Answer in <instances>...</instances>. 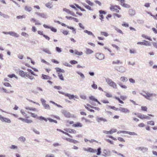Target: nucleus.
Returning <instances> with one entry per match:
<instances>
[{
	"label": "nucleus",
	"mask_w": 157,
	"mask_h": 157,
	"mask_svg": "<svg viewBox=\"0 0 157 157\" xmlns=\"http://www.w3.org/2000/svg\"><path fill=\"white\" fill-rule=\"evenodd\" d=\"M141 94L146 99L150 100H152L153 98L156 96L155 94L151 93L147 91H144Z\"/></svg>",
	"instance_id": "1"
},
{
	"label": "nucleus",
	"mask_w": 157,
	"mask_h": 157,
	"mask_svg": "<svg viewBox=\"0 0 157 157\" xmlns=\"http://www.w3.org/2000/svg\"><path fill=\"white\" fill-rule=\"evenodd\" d=\"M135 115H137L138 118L142 120H149L150 119V118L149 116L151 117H154V116L153 115L151 114H148V115L149 116L145 115L141 113H138L137 114L135 113Z\"/></svg>",
	"instance_id": "2"
},
{
	"label": "nucleus",
	"mask_w": 157,
	"mask_h": 157,
	"mask_svg": "<svg viewBox=\"0 0 157 157\" xmlns=\"http://www.w3.org/2000/svg\"><path fill=\"white\" fill-rule=\"evenodd\" d=\"M110 9L112 11L118 13L119 12V10H121V8L119 6L111 5L110 7Z\"/></svg>",
	"instance_id": "3"
},
{
	"label": "nucleus",
	"mask_w": 157,
	"mask_h": 157,
	"mask_svg": "<svg viewBox=\"0 0 157 157\" xmlns=\"http://www.w3.org/2000/svg\"><path fill=\"white\" fill-rule=\"evenodd\" d=\"M106 82L110 86L113 87V88L117 89V88L116 84L112 80L109 78H107L106 79Z\"/></svg>",
	"instance_id": "4"
},
{
	"label": "nucleus",
	"mask_w": 157,
	"mask_h": 157,
	"mask_svg": "<svg viewBox=\"0 0 157 157\" xmlns=\"http://www.w3.org/2000/svg\"><path fill=\"white\" fill-rule=\"evenodd\" d=\"M114 98L118 101L120 103L123 104L124 103V102L123 101L125 100L127 98V97L125 96L121 95L120 96V98L115 96L114 97Z\"/></svg>",
	"instance_id": "5"
},
{
	"label": "nucleus",
	"mask_w": 157,
	"mask_h": 157,
	"mask_svg": "<svg viewBox=\"0 0 157 157\" xmlns=\"http://www.w3.org/2000/svg\"><path fill=\"white\" fill-rule=\"evenodd\" d=\"M67 122L69 124H73L72 126L73 127H82V124L79 122H77L75 124H74V122L73 121H68Z\"/></svg>",
	"instance_id": "6"
},
{
	"label": "nucleus",
	"mask_w": 157,
	"mask_h": 157,
	"mask_svg": "<svg viewBox=\"0 0 157 157\" xmlns=\"http://www.w3.org/2000/svg\"><path fill=\"white\" fill-rule=\"evenodd\" d=\"M138 45H144L146 46H150L151 45V44L149 41L144 40L143 42H138L137 43Z\"/></svg>",
	"instance_id": "7"
},
{
	"label": "nucleus",
	"mask_w": 157,
	"mask_h": 157,
	"mask_svg": "<svg viewBox=\"0 0 157 157\" xmlns=\"http://www.w3.org/2000/svg\"><path fill=\"white\" fill-rule=\"evenodd\" d=\"M96 57L99 60L103 59L105 57L104 55L102 53H97L95 54Z\"/></svg>",
	"instance_id": "8"
},
{
	"label": "nucleus",
	"mask_w": 157,
	"mask_h": 157,
	"mask_svg": "<svg viewBox=\"0 0 157 157\" xmlns=\"http://www.w3.org/2000/svg\"><path fill=\"white\" fill-rule=\"evenodd\" d=\"M0 120L3 122L10 123L11 122V120L8 118H7L1 116L0 117Z\"/></svg>",
	"instance_id": "9"
},
{
	"label": "nucleus",
	"mask_w": 157,
	"mask_h": 157,
	"mask_svg": "<svg viewBox=\"0 0 157 157\" xmlns=\"http://www.w3.org/2000/svg\"><path fill=\"white\" fill-rule=\"evenodd\" d=\"M99 13H100L99 18L101 20V21H103V19H104V18L103 15L105 14L106 13V12L104 11L100 10L99 11Z\"/></svg>",
	"instance_id": "10"
},
{
	"label": "nucleus",
	"mask_w": 157,
	"mask_h": 157,
	"mask_svg": "<svg viewBox=\"0 0 157 157\" xmlns=\"http://www.w3.org/2000/svg\"><path fill=\"white\" fill-rule=\"evenodd\" d=\"M118 110H120L121 112L124 113H128L129 112V111L127 109L123 107H120Z\"/></svg>",
	"instance_id": "11"
},
{
	"label": "nucleus",
	"mask_w": 157,
	"mask_h": 157,
	"mask_svg": "<svg viewBox=\"0 0 157 157\" xmlns=\"http://www.w3.org/2000/svg\"><path fill=\"white\" fill-rule=\"evenodd\" d=\"M35 14L44 18H46L47 17V15L44 13H40L37 12L35 13Z\"/></svg>",
	"instance_id": "12"
},
{
	"label": "nucleus",
	"mask_w": 157,
	"mask_h": 157,
	"mask_svg": "<svg viewBox=\"0 0 157 157\" xmlns=\"http://www.w3.org/2000/svg\"><path fill=\"white\" fill-rule=\"evenodd\" d=\"M63 10V11L66 12L68 14H69L73 16H75V13L73 12L70 10H69L66 8H64Z\"/></svg>",
	"instance_id": "13"
},
{
	"label": "nucleus",
	"mask_w": 157,
	"mask_h": 157,
	"mask_svg": "<svg viewBox=\"0 0 157 157\" xmlns=\"http://www.w3.org/2000/svg\"><path fill=\"white\" fill-rule=\"evenodd\" d=\"M19 119L22 120L25 123H31L33 121L31 120H29L28 119H24L21 118H19Z\"/></svg>",
	"instance_id": "14"
},
{
	"label": "nucleus",
	"mask_w": 157,
	"mask_h": 157,
	"mask_svg": "<svg viewBox=\"0 0 157 157\" xmlns=\"http://www.w3.org/2000/svg\"><path fill=\"white\" fill-rule=\"evenodd\" d=\"M25 10L28 12H30L32 10V8L28 5L25 6L24 7Z\"/></svg>",
	"instance_id": "15"
},
{
	"label": "nucleus",
	"mask_w": 157,
	"mask_h": 157,
	"mask_svg": "<svg viewBox=\"0 0 157 157\" xmlns=\"http://www.w3.org/2000/svg\"><path fill=\"white\" fill-rule=\"evenodd\" d=\"M65 131L67 132H68L70 133H75L76 132V131L75 130L70 128H66L65 129Z\"/></svg>",
	"instance_id": "16"
},
{
	"label": "nucleus",
	"mask_w": 157,
	"mask_h": 157,
	"mask_svg": "<svg viewBox=\"0 0 157 157\" xmlns=\"http://www.w3.org/2000/svg\"><path fill=\"white\" fill-rule=\"evenodd\" d=\"M8 33L10 35L16 37H17L19 36V35L17 33L11 31L9 32Z\"/></svg>",
	"instance_id": "17"
},
{
	"label": "nucleus",
	"mask_w": 157,
	"mask_h": 157,
	"mask_svg": "<svg viewBox=\"0 0 157 157\" xmlns=\"http://www.w3.org/2000/svg\"><path fill=\"white\" fill-rule=\"evenodd\" d=\"M97 121L98 122H100L101 121H103V122H106L107 121L105 118L99 117L97 118Z\"/></svg>",
	"instance_id": "18"
},
{
	"label": "nucleus",
	"mask_w": 157,
	"mask_h": 157,
	"mask_svg": "<svg viewBox=\"0 0 157 157\" xmlns=\"http://www.w3.org/2000/svg\"><path fill=\"white\" fill-rule=\"evenodd\" d=\"M25 76L27 77L28 78H29L31 80L34 78V76L33 75H32L31 74L29 73H26Z\"/></svg>",
	"instance_id": "19"
},
{
	"label": "nucleus",
	"mask_w": 157,
	"mask_h": 157,
	"mask_svg": "<svg viewBox=\"0 0 157 157\" xmlns=\"http://www.w3.org/2000/svg\"><path fill=\"white\" fill-rule=\"evenodd\" d=\"M66 17L68 20H73L76 22H78V20L77 18L72 17L66 16Z\"/></svg>",
	"instance_id": "20"
},
{
	"label": "nucleus",
	"mask_w": 157,
	"mask_h": 157,
	"mask_svg": "<svg viewBox=\"0 0 157 157\" xmlns=\"http://www.w3.org/2000/svg\"><path fill=\"white\" fill-rule=\"evenodd\" d=\"M55 69L56 70V72L58 74V73H64L65 71L63 69H62L59 67H56L55 68Z\"/></svg>",
	"instance_id": "21"
},
{
	"label": "nucleus",
	"mask_w": 157,
	"mask_h": 157,
	"mask_svg": "<svg viewBox=\"0 0 157 157\" xmlns=\"http://www.w3.org/2000/svg\"><path fill=\"white\" fill-rule=\"evenodd\" d=\"M41 78L42 79L45 80L50 79H51V78L49 76L44 74L42 75Z\"/></svg>",
	"instance_id": "22"
},
{
	"label": "nucleus",
	"mask_w": 157,
	"mask_h": 157,
	"mask_svg": "<svg viewBox=\"0 0 157 157\" xmlns=\"http://www.w3.org/2000/svg\"><path fill=\"white\" fill-rule=\"evenodd\" d=\"M93 52H94L93 51V50H91L90 49H89V48H86V51H85V53L87 54H91L93 53Z\"/></svg>",
	"instance_id": "23"
},
{
	"label": "nucleus",
	"mask_w": 157,
	"mask_h": 157,
	"mask_svg": "<svg viewBox=\"0 0 157 157\" xmlns=\"http://www.w3.org/2000/svg\"><path fill=\"white\" fill-rule=\"evenodd\" d=\"M112 63L113 64H121L122 62L119 60H116L115 61H113Z\"/></svg>",
	"instance_id": "24"
},
{
	"label": "nucleus",
	"mask_w": 157,
	"mask_h": 157,
	"mask_svg": "<svg viewBox=\"0 0 157 157\" xmlns=\"http://www.w3.org/2000/svg\"><path fill=\"white\" fill-rule=\"evenodd\" d=\"M26 73H25L23 71L21 70L19 71V75L22 77H24L26 75Z\"/></svg>",
	"instance_id": "25"
},
{
	"label": "nucleus",
	"mask_w": 157,
	"mask_h": 157,
	"mask_svg": "<svg viewBox=\"0 0 157 157\" xmlns=\"http://www.w3.org/2000/svg\"><path fill=\"white\" fill-rule=\"evenodd\" d=\"M37 119L41 121L44 120L46 122H47V118H45V117L42 116L38 117Z\"/></svg>",
	"instance_id": "26"
},
{
	"label": "nucleus",
	"mask_w": 157,
	"mask_h": 157,
	"mask_svg": "<svg viewBox=\"0 0 157 157\" xmlns=\"http://www.w3.org/2000/svg\"><path fill=\"white\" fill-rule=\"evenodd\" d=\"M88 151L95 153L97 151L96 149H93L92 148L89 147L88 148Z\"/></svg>",
	"instance_id": "27"
},
{
	"label": "nucleus",
	"mask_w": 157,
	"mask_h": 157,
	"mask_svg": "<svg viewBox=\"0 0 157 157\" xmlns=\"http://www.w3.org/2000/svg\"><path fill=\"white\" fill-rule=\"evenodd\" d=\"M120 80L122 82H126L128 81V78L125 77H121L120 78Z\"/></svg>",
	"instance_id": "28"
},
{
	"label": "nucleus",
	"mask_w": 157,
	"mask_h": 157,
	"mask_svg": "<svg viewBox=\"0 0 157 157\" xmlns=\"http://www.w3.org/2000/svg\"><path fill=\"white\" fill-rule=\"evenodd\" d=\"M58 76L59 78L62 81L64 80V78L62 74L60 73H58Z\"/></svg>",
	"instance_id": "29"
},
{
	"label": "nucleus",
	"mask_w": 157,
	"mask_h": 157,
	"mask_svg": "<svg viewBox=\"0 0 157 157\" xmlns=\"http://www.w3.org/2000/svg\"><path fill=\"white\" fill-rule=\"evenodd\" d=\"M82 5L84 6L86 9L90 10H91V7L90 6L87 5L85 3H82Z\"/></svg>",
	"instance_id": "30"
},
{
	"label": "nucleus",
	"mask_w": 157,
	"mask_h": 157,
	"mask_svg": "<svg viewBox=\"0 0 157 157\" xmlns=\"http://www.w3.org/2000/svg\"><path fill=\"white\" fill-rule=\"evenodd\" d=\"M103 153L105 155H109L110 154V151L109 150L106 149H104L103 151Z\"/></svg>",
	"instance_id": "31"
},
{
	"label": "nucleus",
	"mask_w": 157,
	"mask_h": 157,
	"mask_svg": "<svg viewBox=\"0 0 157 157\" xmlns=\"http://www.w3.org/2000/svg\"><path fill=\"white\" fill-rule=\"evenodd\" d=\"M108 107L109 108H110L111 109H112L113 110H116V111H117L118 110V109H119L118 108H116L114 106H111L110 105H109L108 106Z\"/></svg>",
	"instance_id": "32"
},
{
	"label": "nucleus",
	"mask_w": 157,
	"mask_h": 157,
	"mask_svg": "<svg viewBox=\"0 0 157 157\" xmlns=\"http://www.w3.org/2000/svg\"><path fill=\"white\" fill-rule=\"evenodd\" d=\"M66 95L68 97L69 99H71L74 98L75 96L73 95H71L69 94H67Z\"/></svg>",
	"instance_id": "33"
},
{
	"label": "nucleus",
	"mask_w": 157,
	"mask_h": 157,
	"mask_svg": "<svg viewBox=\"0 0 157 157\" xmlns=\"http://www.w3.org/2000/svg\"><path fill=\"white\" fill-rule=\"evenodd\" d=\"M75 53L76 55L81 56L82 55L83 52H79L77 50H75Z\"/></svg>",
	"instance_id": "34"
},
{
	"label": "nucleus",
	"mask_w": 157,
	"mask_h": 157,
	"mask_svg": "<svg viewBox=\"0 0 157 157\" xmlns=\"http://www.w3.org/2000/svg\"><path fill=\"white\" fill-rule=\"evenodd\" d=\"M105 96L106 97L108 98H110L112 97V94L108 92H105Z\"/></svg>",
	"instance_id": "35"
},
{
	"label": "nucleus",
	"mask_w": 157,
	"mask_h": 157,
	"mask_svg": "<svg viewBox=\"0 0 157 157\" xmlns=\"http://www.w3.org/2000/svg\"><path fill=\"white\" fill-rule=\"evenodd\" d=\"M18 140L21 142H24L26 140L25 138L23 136H21L18 138Z\"/></svg>",
	"instance_id": "36"
},
{
	"label": "nucleus",
	"mask_w": 157,
	"mask_h": 157,
	"mask_svg": "<svg viewBox=\"0 0 157 157\" xmlns=\"http://www.w3.org/2000/svg\"><path fill=\"white\" fill-rule=\"evenodd\" d=\"M147 13L149 14L150 16L152 17L154 19L157 20V14H156L155 15H152V14L150 12H147Z\"/></svg>",
	"instance_id": "37"
},
{
	"label": "nucleus",
	"mask_w": 157,
	"mask_h": 157,
	"mask_svg": "<svg viewBox=\"0 0 157 157\" xmlns=\"http://www.w3.org/2000/svg\"><path fill=\"white\" fill-rule=\"evenodd\" d=\"M142 36L144 38H145V39H148L150 40H151V39L150 37L149 36H147V35H145L144 34H143L142 35Z\"/></svg>",
	"instance_id": "38"
},
{
	"label": "nucleus",
	"mask_w": 157,
	"mask_h": 157,
	"mask_svg": "<svg viewBox=\"0 0 157 157\" xmlns=\"http://www.w3.org/2000/svg\"><path fill=\"white\" fill-rule=\"evenodd\" d=\"M141 109L142 111H147V108L146 106H142L141 107Z\"/></svg>",
	"instance_id": "39"
},
{
	"label": "nucleus",
	"mask_w": 157,
	"mask_h": 157,
	"mask_svg": "<svg viewBox=\"0 0 157 157\" xmlns=\"http://www.w3.org/2000/svg\"><path fill=\"white\" fill-rule=\"evenodd\" d=\"M10 148L12 149L17 150L18 147L16 146L12 145L10 147Z\"/></svg>",
	"instance_id": "40"
},
{
	"label": "nucleus",
	"mask_w": 157,
	"mask_h": 157,
	"mask_svg": "<svg viewBox=\"0 0 157 157\" xmlns=\"http://www.w3.org/2000/svg\"><path fill=\"white\" fill-rule=\"evenodd\" d=\"M117 69L118 71L120 72H123L124 71L123 70V67L122 66L120 67L119 68H117Z\"/></svg>",
	"instance_id": "41"
},
{
	"label": "nucleus",
	"mask_w": 157,
	"mask_h": 157,
	"mask_svg": "<svg viewBox=\"0 0 157 157\" xmlns=\"http://www.w3.org/2000/svg\"><path fill=\"white\" fill-rule=\"evenodd\" d=\"M101 35L104 36H109V34L106 32H101L100 33Z\"/></svg>",
	"instance_id": "42"
},
{
	"label": "nucleus",
	"mask_w": 157,
	"mask_h": 157,
	"mask_svg": "<svg viewBox=\"0 0 157 157\" xmlns=\"http://www.w3.org/2000/svg\"><path fill=\"white\" fill-rule=\"evenodd\" d=\"M45 6L49 8H51L52 7V3L50 2L46 4Z\"/></svg>",
	"instance_id": "43"
},
{
	"label": "nucleus",
	"mask_w": 157,
	"mask_h": 157,
	"mask_svg": "<svg viewBox=\"0 0 157 157\" xmlns=\"http://www.w3.org/2000/svg\"><path fill=\"white\" fill-rule=\"evenodd\" d=\"M0 14L1 16L6 18H9V16H8L7 15L2 13L1 12H0Z\"/></svg>",
	"instance_id": "44"
},
{
	"label": "nucleus",
	"mask_w": 157,
	"mask_h": 157,
	"mask_svg": "<svg viewBox=\"0 0 157 157\" xmlns=\"http://www.w3.org/2000/svg\"><path fill=\"white\" fill-rule=\"evenodd\" d=\"M84 32L85 33H87L89 35H92V36H94V34L92 33V32H91L90 31H88L87 30H85L84 31Z\"/></svg>",
	"instance_id": "45"
},
{
	"label": "nucleus",
	"mask_w": 157,
	"mask_h": 157,
	"mask_svg": "<svg viewBox=\"0 0 157 157\" xmlns=\"http://www.w3.org/2000/svg\"><path fill=\"white\" fill-rule=\"evenodd\" d=\"M101 148L100 147H99L98 149L97 150V155H99L101 154Z\"/></svg>",
	"instance_id": "46"
},
{
	"label": "nucleus",
	"mask_w": 157,
	"mask_h": 157,
	"mask_svg": "<svg viewBox=\"0 0 157 157\" xmlns=\"http://www.w3.org/2000/svg\"><path fill=\"white\" fill-rule=\"evenodd\" d=\"M47 119V120H48L50 122H53L56 123H57V121L56 120H54L51 118H48Z\"/></svg>",
	"instance_id": "47"
},
{
	"label": "nucleus",
	"mask_w": 157,
	"mask_h": 157,
	"mask_svg": "<svg viewBox=\"0 0 157 157\" xmlns=\"http://www.w3.org/2000/svg\"><path fill=\"white\" fill-rule=\"evenodd\" d=\"M101 102L104 104H108L109 103V101L108 100L103 99L101 100Z\"/></svg>",
	"instance_id": "48"
},
{
	"label": "nucleus",
	"mask_w": 157,
	"mask_h": 157,
	"mask_svg": "<svg viewBox=\"0 0 157 157\" xmlns=\"http://www.w3.org/2000/svg\"><path fill=\"white\" fill-rule=\"evenodd\" d=\"M75 5L77 8L80 9L82 11H86L84 9L82 8L80 6H79L78 5L75 4Z\"/></svg>",
	"instance_id": "49"
},
{
	"label": "nucleus",
	"mask_w": 157,
	"mask_h": 157,
	"mask_svg": "<svg viewBox=\"0 0 157 157\" xmlns=\"http://www.w3.org/2000/svg\"><path fill=\"white\" fill-rule=\"evenodd\" d=\"M147 151V148L144 147H142L141 151L143 153H145Z\"/></svg>",
	"instance_id": "50"
},
{
	"label": "nucleus",
	"mask_w": 157,
	"mask_h": 157,
	"mask_svg": "<svg viewBox=\"0 0 157 157\" xmlns=\"http://www.w3.org/2000/svg\"><path fill=\"white\" fill-rule=\"evenodd\" d=\"M8 76V77L10 78H12L13 77H14L16 78H17V77L14 74H12L11 75H9Z\"/></svg>",
	"instance_id": "51"
},
{
	"label": "nucleus",
	"mask_w": 157,
	"mask_h": 157,
	"mask_svg": "<svg viewBox=\"0 0 157 157\" xmlns=\"http://www.w3.org/2000/svg\"><path fill=\"white\" fill-rule=\"evenodd\" d=\"M43 51L48 53V54H50L51 53V52L47 48H45V49H43Z\"/></svg>",
	"instance_id": "52"
},
{
	"label": "nucleus",
	"mask_w": 157,
	"mask_h": 157,
	"mask_svg": "<svg viewBox=\"0 0 157 157\" xmlns=\"http://www.w3.org/2000/svg\"><path fill=\"white\" fill-rule=\"evenodd\" d=\"M86 2L90 6H93V3L89 0H86Z\"/></svg>",
	"instance_id": "53"
},
{
	"label": "nucleus",
	"mask_w": 157,
	"mask_h": 157,
	"mask_svg": "<svg viewBox=\"0 0 157 157\" xmlns=\"http://www.w3.org/2000/svg\"><path fill=\"white\" fill-rule=\"evenodd\" d=\"M89 99L93 101H97V99L95 98L93 96H90L89 97Z\"/></svg>",
	"instance_id": "54"
},
{
	"label": "nucleus",
	"mask_w": 157,
	"mask_h": 157,
	"mask_svg": "<svg viewBox=\"0 0 157 157\" xmlns=\"http://www.w3.org/2000/svg\"><path fill=\"white\" fill-rule=\"evenodd\" d=\"M25 15H22V16H18L17 17V19H21L25 18Z\"/></svg>",
	"instance_id": "55"
},
{
	"label": "nucleus",
	"mask_w": 157,
	"mask_h": 157,
	"mask_svg": "<svg viewBox=\"0 0 157 157\" xmlns=\"http://www.w3.org/2000/svg\"><path fill=\"white\" fill-rule=\"evenodd\" d=\"M147 124L151 125H154V122L152 121H150L147 122Z\"/></svg>",
	"instance_id": "56"
},
{
	"label": "nucleus",
	"mask_w": 157,
	"mask_h": 157,
	"mask_svg": "<svg viewBox=\"0 0 157 157\" xmlns=\"http://www.w3.org/2000/svg\"><path fill=\"white\" fill-rule=\"evenodd\" d=\"M45 109H50L49 105L46 103L43 105Z\"/></svg>",
	"instance_id": "57"
},
{
	"label": "nucleus",
	"mask_w": 157,
	"mask_h": 157,
	"mask_svg": "<svg viewBox=\"0 0 157 157\" xmlns=\"http://www.w3.org/2000/svg\"><path fill=\"white\" fill-rule=\"evenodd\" d=\"M85 108L88 110L89 111H90L91 112H94V110L92 109H90L89 107H88L87 106H86V105H85Z\"/></svg>",
	"instance_id": "58"
},
{
	"label": "nucleus",
	"mask_w": 157,
	"mask_h": 157,
	"mask_svg": "<svg viewBox=\"0 0 157 157\" xmlns=\"http://www.w3.org/2000/svg\"><path fill=\"white\" fill-rule=\"evenodd\" d=\"M30 113L31 114V116L34 118H37L38 117L36 114H35V113Z\"/></svg>",
	"instance_id": "59"
},
{
	"label": "nucleus",
	"mask_w": 157,
	"mask_h": 157,
	"mask_svg": "<svg viewBox=\"0 0 157 157\" xmlns=\"http://www.w3.org/2000/svg\"><path fill=\"white\" fill-rule=\"evenodd\" d=\"M115 30H116V31L117 32H118L119 33H120L121 34H123V33L122 32V31L120 29H119L118 28H117L115 29Z\"/></svg>",
	"instance_id": "60"
},
{
	"label": "nucleus",
	"mask_w": 157,
	"mask_h": 157,
	"mask_svg": "<svg viewBox=\"0 0 157 157\" xmlns=\"http://www.w3.org/2000/svg\"><path fill=\"white\" fill-rule=\"evenodd\" d=\"M127 133H128V134H129L130 135H137L136 133L134 132H127Z\"/></svg>",
	"instance_id": "61"
},
{
	"label": "nucleus",
	"mask_w": 157,
	"mask_h": 157,
	"mask_svg": "<svg viewBox=\"0 0 157 157\" xmlns=\"http://www.w3.org/2000/svg\"><path fill=\"white\" fill-rule=\"evenodd\" d=\"M33 131L36 134H40L39 131L35 128H33Z\"/></svg>",
	"instance_id": "62"
},
{
	"label": "nucleus",
	"mask_w": 157,
	"mask_h": 157,
	"mask_svg": "<svg viewBox=\"0 0 157 157\" xmlns=\"http://www.w3.org/2000/svg\"><path fill=\"white\" fill-rule=\"evenodd\" d=\"M119 85L122 88H124V89H126L127 88V86L124 85H123L122 84L120 83L119 84Z\"/></svg>",
	"instance_id": "63"
},
{
	"label": "nucleus",
	"mask_w": 157,
	"mask_h": 157,
	"mask_svg": "<svg viewBox=\"0 0 157 157\" xmlns=\"http://www.w3.org/2000/svg\"><path fill=\"white\" fill-rule=\"evenodd\" d=\"M50 29H51L52 31L54 32H56L57 31V29L53 27H50Z\"/></svg>",
	"instance_id": "64"
}]
</instances>
